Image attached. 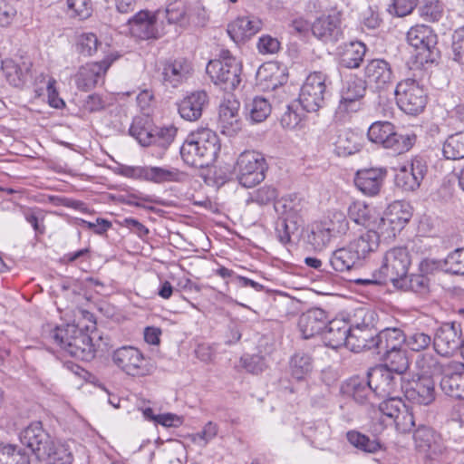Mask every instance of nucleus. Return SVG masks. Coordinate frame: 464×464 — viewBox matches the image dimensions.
I'll return each mask as SVG.
<instances>
[{"instance_id": "21", "label": "nucleus", "mask_w": 464, "mask_h": 464, "mask_svg": "<svg viewBox=\"0 0 464 464\" xmlns=\"http://www.w3.org/2000/svg\"><path fill=\"white\" fill-rule=\"evenodd\" d=\"M387 176V170L384 168H370L359 169L354 177L356 188L366 196H376Z\"/></svg>"}, {"instance_id": "5", "label": "nucleus", "mask_w": 464, "mask_h": 464, "mask_svg": "<svg viewBox=\"0 0 464 464\" xmlns=\"http://www.w3.org/2000/svg\"><path fill=\"white\" fill-rule=\"evenodd\" d=\"M207 73L224 91H233L240 83L241 63L228 50H222L219 58L208 62Z\"/></svg>"}, {"instance_id": "31", "label": "nucleus", "mask_w": 464, "mask_h": 464, "mask_svg": "<svg viewBox=\"0 0 464 464\" xmlns=\"http://www.w3.org/2000/svg\"><path fill=\"white\" fill-rule=\"evenodd\" d=\"M366 88V81L357 76H351L343 86L341 106H343L345 111H354L353 105L364 97Z\"/></svg>"}, {"instance_id": "26", "label": "nucleus", "mask_w": 464, "mask_h": 464, "mask_svg": "<svg viewBox=\"0 0 464 464\" xmlns=\"http://www.w3.org/2000/svg\"><path fill=\"white\" fill-rule=\"evenodd\" d=\"M191 65L185 59L169 60L163 63L161 77L166 86L177 88L191 74Z\"/></svg>"}, {"instance_id": "14", "label": "nucleus", "mask_w": 464, "mask_h": 464, "mask_svg": "<svg viewBox=\"0 0 464 464\" xmlns=\"http://www.w3.org/2000/svg\"><path fill=\"white\" fill-rule=\"evenodd\" d=\"M433 347L443 357L453 356L460 348H464L460 324L452 322L440 325L435 332Z\"/></svg>"}, {"instance_id": "50", "label": "nucleus", "mask_w": 464, "mask_h": 464, "mask_svg": "<svg viewBox=\"0 0 464 464\" xmlns=\"http://www.w3.org/2000/svg\"><path fill=\"white\" fill-rule=\"evenodd\" d=\"M333 237L329 227L321 221L313 225L311 232L307 236V242L314 250H323L329 245Z\"/></svg>"}, {"instance_id": "11", "label": "nucleus", "mask_w": 464, "mask_h": 464, "mask_svg": "<svg viewBox=\"0 0 464 464\" xmlns=\"http://www.w3.org/2000/svg\"><path fill=\"white\" fill-rule=\"evenodd\" d=\"M266 169V160L257 151H245L237 160V178L238 182L246 188H252L263 181Z\"/></svg>"}, {"instance_id": "16", "label": "nucleus", "mask_w": 464, "mask_h": 464, "mask_svg": "<svg viewBox=\"0 0 464 464\" xmlns=\"http://www.w3.org/2000/svg\"><path fill=\"white\" fill-rule=\"evenodd\" d=\"M117 58V55L110 54L101 62L86 63L80 67L75 75L77 88L84 92L94 88L99 81L103 79L107 70Z\"/></svg>"}, {"instance_id": "51", "label": "nucleus", "mask_w": 464, "mask_h": 464, "mask_svg": "<svg viewBox=\"0 0 464 464\" xmlns=\"http://www.w3.org/2000/svg\"><path fill=\"white\" fill-rule=\"evenodd\" d=\"M302 223L278 217L275 223V233L278 241L286 245L291 242V237L298 230Z\"/></svg>"}, {"instance_id": "39", "label": "nucleus", "mask_w": 464, "mask_h": 464, "mask_svg": "<svg viewBox=\"0 0 464 464\" xmlns=\"http://www.w3.org/2000/svg\"><path fill=\"white\" fill-rule=\"evenodd\" d=\"M448 370L440 380L442 392L452 398L464 400V370L451 372Z\"/></svg>"}, {"instance_id": "41", "label": "nucleus", "mask_w": 464, "mask_h": 464, "mask_svg": "<svg viewBox=\"0 0 464 464\" xmlns=\"http://www.w3.org/2000/svg\"><path fill=\"white\" fill-rule=\"evenodd\" d=\"M344 392L359 404L372 402V397L375 396L369 380L364 381L359 377L350 379Z\"/></svg>"}, {"instance_id": "29", "label": "nucleus", "mask_w": 464, "mask_h": 464, "mask_svg": "<svg viewBox=\"0 0 464 464\" xmlns=\"http://www.w3.org/2000/svg\"><path fill=\"white\" fill-rule=\"evenodd\" d=\"M405 398L419 405H429L435 400V383L431 378L420 377L404 392Z\"/></svg>"}, {"instance_id": "6", "label": "nucleus", "mask_w": 464, "mask_h": 464, "mask_svg": "<svg viewBox=\"0 0 464 464\" xmlns=\"http://www.w3.org/2000/svg\"><path fill=\"white\" fill-rule=\"evenodd\" d=\"M414 449L424 464L440 463L447 454V447L440 434L432 428L419 424L412 435Z\"/></svg>"}, {"instance_id": "46", "label": "nucleus", "mask_w": 464, "mask_h": 464, "mask_svg": "<svg viewBox=\"0 0 464 464\" xmlns=\"http://www.w3.org/2000/svg\"><path fill=\"white\" fill-rule=\"evenodd\" d=\"M246 111L252 122L259 123L270 115L271 104L266 99L256 96L246 104Z\"/></svg>"}, {"instance_id": "4", "label": "nucleus", "mask_w": 464, "mask_h": 464, "mask_svg": "<svg viewBox=\"0 0 464 464\" xmlns=\"http://www.w3.org/2000/svg\"><path fill=\"white\" fill-rule=\"evenodd\" d=\"M373 313L364 307L354 311L351 322V330L348 339V348L354 353L363 351H375L377 331L371 325Z\"/></svg>"}, {"instance_id": "60", "label": "nucleus", "mask_w": 464, "mask_h": 464, "mask_svg": "<svg viewBox=\"0 0 464 464\" xmlns=\"http://www.w3.org/2000/svg\"><path fill=\"white\" fill-rule=\"evenodd\" d=\"M446 273L464 275V248H458L445 258Z\"/></svg>"}, {"instance_id": "52", "label": "nucleus", "mask_w": 464, "mask_h": 464, "mask_svg": "<svg viewBox=\"0 0 464 464\" xmlns=\"http://www.w3.org/2000/svg\"><path fill=\"white\" fill-rule=\"evenodd\" d=\"M322 222L329 227V232L334 237L346 234L349 229L346 216L341 211L331 212L328 218Z\"/></svg>"}, {"instance_id": "53", "label": "nucleus", "mask_w": 464, "mask_h": 464, "mask_svg": "<svg viewBox=\"0 0 464 464\" xmlns=\"http://www.w3.org/2000/svg\"><path fill=\"white\" fill-rule=\"evenodd\" d=\"M393 423L400 433L411 432L413 427L416 426L412 407L406 404L400 414L395 416Z\"/></svg>"}, {"instance_id": "59", "label": "nucleus", "mask_w": 464, "mask_h": 464, "mask_svg": "<svg viewBox=\"0 0 464 464\" xmlns=\"http://www.w3.org/2000/svg\"><path fill=\"white\" fill-rule=\"evenodd\" d=\"M349 218L357 225L367 227L370 222V209L362 202H353L348 208Z\"/></svg>"}, {"instance_id": "7", "label": "nucleus", "mask_w": 464, "mask_h": 464, "mask_svg": "<svg viewBox=\"0 0 464 464\" xmlns=\"http://www.w3.org/2000/svg\"><path fill=\"white\" fill-rule=\"evenodd\" d=\"M370 141L391 149L397 154L408 151L416 142L414 133L399 134L390 121H375L368 129Z\"/></svg>"}, {"instance_id": "27", "label": "nucleus", "mask_w": 464, "mask_h": 464, "mask_svg": "<svg viewBox=\"0 0 464 464\" xmlns=\"http://www.w3.org/2000/svg\"><path fill=\"white\" fill-rule=\"evenodd\" d=\"M262 24V21L256 16H241L228 24L227 31L235 43H241L257 34Z\"/></svg>"}, {"instance_id": "35", "label": "nucleus", "mask_w": 464, "mask_h": 464, "mask_svg": "<svg viewBox=\"0 0 464 464\" xmlns=\"http://www.w3.org/2000/svg\"><path fill=\"white\" fill-rule=\"evenodd\" d=\"M329 265L335 272H351L362 266L350 246L342 247L334 251L329 259Z\"/></svg>"}, {"instance_id": "8", "label": "nucleus", "mask_w": 464, "mask_h": 464, "mask_svg": "<svg viewBox=\"0 0 464 464\" xmlns=\"http://www.w3.org/2000/svg\"><path fill=\"white\" fill-rule=\"evenodd\" d=\"M407 41L415 49V58L420 64L433 63L440 59L438 36L430 26L418 24L411 27L407 33Z\"/></svg>"}, {"instance_id": "42", "label": "nucleus", "mask_w": 464, "mask_h": 464, "mask_svg": "<svg viewBox=\"0 0 464 464\" xmlns=\"http://www.w3.org/2000/svg\"><path fill=\"white\" fill-rule=\"evenodd\" d=\"M289 372L296 381H304L313 371V358L308 353H295L289 360Z\"/></svg>"}, {"instance_id": "43", "label": "nucleus", "mask_w": 464, "mask_h": 464, "mask_svg": "<svg viewBox=\"0 0 464 464\" xmlns=\"http://www.w3.org/2000/svg\"><path fill=\"white\" fill-rule=\"evenodd\" d=\"M359 137L351 130H343L334 142V151L340 157L353 155L361 150Z\"/></svg>"}, {"instance_id": "18", "label": "nucleus", "mask_w": 464, "mask_h": 464, "mask_svg": "<svg viewBox=\"0 0 464 464\" xmlns=\"http://www.w3.org/2000/svg\"><path fill=\"white\" fill-rule=\"evenodd\" d=\"M157 19L154 14L141 10L128 19L129 31L136 39L150 40L159 37Z\"/></svg>"}, {"instance_id": "22", "label": "nucleus", "mask_w": 464, "mask_h": 464, "mask_svg": "<svg viewBox=\"0 0 464 464\" xmlns=\"http://www.w3.org/2000/svg\"><path fill=\"white\" fill-rule=\"evenodd\" d=\"M207 92L198 90L187 94L178 102V111L180 117L188 121H196L208 105Z\"/></svg>"}, {"instance_id": "56", "label": "nucleus", "mask_w": 464, "mask_h": 464, "mask_svg": "<svg viewBox=\"0 0 464 464\" xmlns=\"http://www.w3.org/2000/svg\"><path fill=\"white\" fill-rule=\"evenodd\" d=\"M140 117L135 118L130 127V134L133 136L141 146H151L153 130H149Z\"/></svg>"}, {"instance_id": "2", "label": "nucleus", "mask_w": 464, "mask_h": 464, "mask_svg": "<svg viewBox=\"0 0 464 464\" xmlns=\"http://www.w3.org/2000/svg\"><path fill=\"white\" fill-rule=\"evenodd\" d=\"M219 150L218 136L210 129L205 128L189 133L179 152L187 165L204 169L214 163Z\"/></svg>"}, {"instance_id": "33", "label": "nucleus", "mask_w": 464, "mask_h": 464, "mask_svg": "<svg viewBox=\"0 0 464 464\" xmlns=\"http://www.w3.org/2000/svg\"><path fill=\"white\" fill-rule=\"evenodd\" d=\"M304 207V201L295 194L281 198L275 202V210L278 217L303 223L301 213Z\"/></svg>"}, {"instance_id": "63", "label": "nucleus", "mask_w": 464, "mask_h": 464, "mask_svg": "<svg viewBox=\"0 0 464 464\" xmlns=\"http://www.w3.org/2000/svg\"><path fill=\"white\" fill-rule=\"evenodd\" d=\"M452 59L464 65V26L457 29L452 34Z\"/></svg>"}, {"instance_id": "1", "label": "nucleus", "mask_w": 464, "mask_h": 464, "mask_svg": "<svg viewBox=\"0 0 464 464\" xmlns=\"http://www.w3.org/2000/svg\"><path fill=\"white\" fill-rule=\"evenodd\" d=\"M92 325L84 328L76 324L56 326L49 332V341L59 346L75 359L90 362L95 357L96 348L92 337L89 334L90 329H95V321L92 314L88 313Z\"/></svg>"}, {"instance_id": "30", "label": "nucleus", "mask_w": 464, "mask_h": 464, "mask_svg": "<svg viewBox=\"0 0 464 464\" xmlns=\"http://www.w3.org/2000/svg\"><path fill=\"white\" fill-rule=\"evenodd\" d=\"M405 342V334L400 328H385L377 334L374 353L380 357L392 351L401 348Z\"/></svg>"}, {"instance_id": "44", "label": "nucleus", "mask_w": 464, "mask_h": 464, "mask_svg": "<svg viewBox=\"0 0 464 464\" xmlns=\"http://www.w3.org/2000/svg\"><path fill=\"white\" fill-rule=\"evenodd\" d=\"M2 69L7 82L14 86L21 87L26 81V74L29 67L24 63L23 65L16 63L13 60H5L1 62Z\"/></svg>"}, {"instance_id": "17", "label": "nucleus", "mask_w": 464, "mask_h": 464, "mask_svg": "<svg viewBox=\"0 0 464 464\" xmlns=\"http://www.w3.org/2000/svg\"><path fill=\"white\" fill-rule=\"evenodd\" d=\"M52 440L40 421L32 422L20 434L21 443L29 448L39 460L46 456V449Z\"/></svg>"}, {"instance_id": "3", "label": "nucleus", "mask_w": 464, "mask_h": 464, "mask_svg": "<svg viewBox=\"0 0 464 464\" xmlns=\"http://www.w3.org/2000/svg\"><path fill=\"white\" fill-rule=\"evenodd\" d=\"M411 263V256L406 247H393L385 253L380 269L370 278H350L349 280L361 285H381L387 281H391L395 285V283L400 282V279L406 276Z\"/></svg>"}, {"instance_id": "38", "label": "nucleus", "mask_w": 464, "mask_h": 464, "mask_svg": "<svg viewBox=\"0 0 464 464\" xmlns=\"http://www.w3.org/2000/svg\"><path fill=\"white\" fill-rule=\"evenodd\" d=\"M366 51V45L360 41L345 44L340 54L341 64L349 69L359 68L363 61Z\"/></svg>"}, {"instance_id": "24", "label": "nucleus", "mask_w": 464, "mask_h": 464, "mask_svg": "<svg viewBox=\"0 0 464 464\" xmlns=\"http://www.w3.org/2000/svg\"><path fill=\"white\" fill-rule=\"evenodd\" d=\"M351 324L342 318L329 320L322 334L325 346L338 349L343 345L348 346Z\"/></svg>"}, {"instance_id": "37", "label": "nucleus", "mask_w": 464, "mask_h": 464, "mask_svg": "<svg viewBox=\"0 0 464 464\" xmlns=\"http://www.w3.org/2000/svg\"><path fill=\"white\" fill-rule=\"evenodd\" d=\"M351 250L354 253L358 261H362L366 256L377 249L379 246V237L377 232L368 230L358 238L353 240L348 245Z\"/></svg>"}, {"instance_id": "23", "label": "nucleus", "mask_w": 464, "mask_h": 464, "mask_svg": "<svg viewBox=\"0 0 464 464\" xmlns=\"http://www.w3.org/2000/svg\"><path fill=\"white\" fill-rule=\"evenodd\" d=\"M328 319V314L319 307H314L303 313L298 319V327L303 338L309 339L322 334Z\"/></svg>"}, {"instance_id": "12", "label": "nucleus", "mask_w": 464, "mask_h": 464, "mask_svg": "<svg viewBox=\"0 0 464 464\" xmlns=\"http://www.w3.org/2000/svg\"><path fill=\"white\" fill-rule=\"evenodd\" d=\"M116 173L129 179L154 183L179 182L182 173L174 168L119 165Z\"/></svg>"}, {"instance_id": "28", "label": "nucleus", "mask_w": 464, "mask_h": 464, "mask_svg": "<svg viewBox=\"0 0 464 464\" xmlns=\"http://www.w3.org/2000/svg\"><path fill=\"white\" fill-rule=\"evenodd\" d=\"M393 373L382 365L371 369L367 377L375 396H389L395 391L397 382Z\"/></svg>"}, {"instance_id": "36", "label": "nucleus", "mask_w": 464, "mask_h": 464, "mask_svg": "<svg viewBox=\"0 0 464 464\" xmlns=\"http://www.w3.org/2000/svg\"><path fill=\"white\" fill-rule=\"evenodd\" d=\"M416 366L422 378L443 375L448 370H452V363L442 362L436 355L431 353L421 354L416 361Z\"/></svg>"}, {"instance_id": "20", "label": "nucleus", "mask_w": 464, "mask_h": 464, "mask_svg": "<svg viewBox=\"0 0 464 464\" xmlns=\"http://www.w3.org/2000/svg\"><path fill=\"white\" fill-rule=\"evenodd\" d=\"M367 84L376 90H384L392 83L393 72L391 64L384 59H372L364 68Z\"/></svg>"}, {"instance_id": "34", "label": "nucleus", "mask_w": 464, "mask_h": 464, "mask_svg": "<svg viewBox=\"0 0 464 464\" xmlns=\"http://www.w3.org/2000/svg\"><path fill=\"white\" fill-rule=\"evenodd\" d=\"M72 441L52 440L46 449V456L41 458L40 461L46 464H72L73 455L72 450Z\"/></svg>"}, {"instance_id": "57", "label": "nucleus", "mask_w": 464, "mask_h": 464, "mask_svg": "<svg viewBox=\"0 0 464 464\" xmlns=\"http://www.w3.org/2000/svg\"><path fill=\"white\" fill-rule=\"evenodd\" d=\"M277 196L278 192L276 188L271 186H263L253 191L246 202L256 203L260 206H265L273 203Z\"/></svg>"}, {"instance_id": "54", "label": "nucleus", "mask_w": 464, "mask_h": 464, "mask_svg": "<svg viewBox=\"0 0 464 464\" xmlns=\"http://www.w3.org/2000/svg\"><path fill=\"white\" fill-rule=\"evenodd\" d=\"M177 130V128L174 126L154 129L151 137V145L167 150L174 140Z\"/></svg>"}, {"instance_id": "25", "label": "nucleus", "mask_w": 464, "mask_h": 464, "mask_svg": "<svg viewBox=\"0 0 464 464\" xmlns=\"http://www.w3.org/2000/svg\"><path fill=\"white\" fill-rule=\"evenodd\" d=\"M239 102L237 100H225L219 105L218 123L222 132L234 136L242 128V121L238 113Z\"/></svg>"}, {"instance_id": "61", "label": "nucleus", "mask_w": 464, "mask_h": 464, "mask_svg": "<svg viewBox=\"0 0 464 464\" xmlns=\"http://www.w3.org/2000/svg\"><path fill=\"white\" fill-rule=\"evenodd\" d=\"M102 45L97 36L92 33L82 34L79 37L77 48L80 53L84 56H92L98 50V47Z\"/></svg>"}, {"instance_id": "58", "label": "nucleus", "mask_w": 464, "mask_h": 464, "mask_svg": "<svg viewBox=\"0 0 464 464\" xmlns=\"http://www.w3.org/2000/svg\"><path fill=\"white\" fill-rule=\"evenodd\" d=\"M405 344L413 352L423 351L433 344V338L423 332H415L408 336L405 335Z\"/></svg>"}, {"instance_id": "9", "label": "nucleus", "mask_w": 464, "mask_h": 464, "mask_svg": "<svg viewBox=\"0 0 464 464\" xmlns=\"http://www.w3.org/2000/svg\"><path fill=\"white\" fill-rule=\"evenodd\" d=\"M329 83L327 75L322 72H314L306 77L298 98L304 111L315 112L324 106L326 98L330 94Z\"/></svg>"}, {"instance_id": "13", "label": "nucleus", "mask_w": 464, "mask_h": 464, "mask_svg": "<svg viewBox=\"0 0 464 464\" xmlns=\"http://www.w3.org/2000/svg\"><path fill=\"white\" fill-rule=\"evenodd\" d=\"M112 362L123 372L133 377L147 376L152 372L149 360L133 346H122L115 350Z\"/></svg>"}, {"instance_id": "40", "label": "nucleus", "mask_w": 464, "mask_h": 464, "mask_svg": "<svg viewBox=\"0 0 464 464\" xmlns=\"http://www.w3.org/2000/svg\"><path fill=\"white\" fill-rule=\"evenodd\" d=\"M346 439L353 447L365 453L375 454L385 449L379 439H371L369 436L355 430L347 431Z\"/></svg>"}, {"instance_id": "49", "label": "nucleus", "mask_w": 464, "mask_h": 464, "mask_svg": "<svg viewBox=\"0 0 464 464\" xmlns=\"http://www.w3.org/2000/svg\"><path fill=\"white\" fill-rule=\"evenodd\" d=\"M442 152L447 160H456L463 159L464 130L449 136L443 144Z\"/></svg>"}, {"instance_id": "55", "label": "nucleus", "mask_w": 464, "mask_h": 464, "mask_svg": "<svg viewBox=\"0 0 464 464\" xmlns=\"http://www.w3.org/2000/svg\"><path fill=\"white\" fill-rule=\"evenodd\" d=\"M419 14L427 22H438L443 15V5L439 0H426L420 7Z\"/></svg>"}, {"instance_id": "62", "label": "nucleus", "mask_w": 464, "mask_h": 464, "mask_svg": "<svg viewBox=\"0 0 464 464\" xmlns=\"http://www.w3.org/2000/svg\"><path fill=\"white\" fill-rule=\"evenodd\" d=\"M405 405L406 403L400 397H390L380 403L379 410L393 420Z\"/></svg>"}, {"instance_id": "45", "label": "nucleus", "mask_w": 464, "mask_h": 464, "mask_svg": "<svg viewBox=\"0 0 464 464\" xmlns=\"http://www.w3.org/2000/svg\"><path fill=\"white\" fill-rule=\"evenodd\" d=\"M380 359L384 362L383 367L397 374L404 373L410 365L407 352L401 348L392 351Z\"/></svg>"}, {"instance_id": "64", "label": "nucleus", "mask_w": 464, "mask_h": 464, "mask_svg": "<svg viewBox=\"0 0 464 464\" xmlns=\"http://www.w3.org/2000/svg\"><path fill=\"white\" fill-rule=\"evenodd\" d=\"M419 0H392L388 12L395 16L403 17L411 14L416 8Z\"/></svg>"}, {"instance_id": "48", "label": "nucleus", "mask_w": 464, "mask_h": 464, "mask_svg": "<svg viewBox=\"0 0 464 464\" xmlns=\"http://www.w3.org/2000/svg\"><path fill=\"white\" fill-rule=\"evenodd\" d=\"M0 464H30V459L17 445L0 443Z\"/></svg>"}, {"instance_id": "10", "label": "nucleus", "mask_w": 464, "mask_h": 464, "mask_svg": "<svg viewBox=\"0 0 464 464\" xmlns=\"http://www.w3.org/2000/svg\"><path fill=\"white\" fill-rule=\"evenodd\" d=\"M395 98L399 108L409 115L422 112L428 96L423 87L414 79L401 81L395 89Z\"/></svg>"}, {"instance_id": "47", "label": "nucleus", "mask_w": 464, "mask_h": 464, "mask_svg": "<svg viewBox=\"0 0 464 464\" xmlns=\"http://www.w3.org/2000/svg\"><path fill=\"white\" fill-rule=\"evenodd\" d=\"M398 288L411 290L418 294H425L429 291L430 279L422 273L403 276L400 282L395 283Z\"/></svg>"}, {"instance_id": "19", "label": "nucleus", "mask_w": 464, "mask_h": 464, "mask_svg": "<svg viewBox=\"0 0 464 464\" xmlns=\"http://www.w3.org/2000/svg\"><path fill=\"white\" fill-rule=\"evenodd\" d=\"M427 167L420 159L412 160L410 166L401 167L395 175V185L404 191L416 190L425 177Z\"/></svg>"}, {"instance_id": "15", "label": "nucleus", "mask_w": 464, "mask_h": 464, "mask_svg": "<svg viewBox=\"0 0 464 464\" xmlns=\"http://www.w3.org/2000/svg\"><path fill=\"white\" fill-rule=\"evenodd\" d=\"M342 16V12L337 10L319 16L311 25L313 34L324 43H336L343 39Z\"/></svg>"}, {"instance_id": "32", "label": "nucleus", "mask_w": 464, "mask_h": 464, "mask_svg": "<svg viewBox=\"0 0 464 464\" xmlns=\"http://www.w3.org/2000/svg\"><path fill=\"white\" fill-rule=\"evenodd\" d=\"M411 212L408 203L396 200L391 203L386 211L385 217L382 219L383 224L389 223L392 231H400L410 221Z\"/></svg>"}]
</instances>
